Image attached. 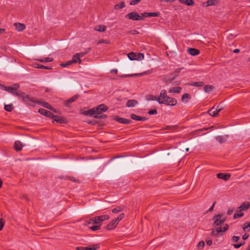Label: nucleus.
<instances>
[{"mask_svg":"<svg viewBox=\"0 0 250 250\" xmlns=\"http://www.w3.org/2000/svg\"><path fill=\"white\" fill-rule=\"evenodd\" d=\"M20 86V84L18 83H15L11 86H6L2 84H0V87L1 89L15 96L21 97L23 102H26L29 105L34 106L31 103H39L38 101H35L33 97H30L24 92L18 90Z\"/></svg>","mask_w":250,"mask_h":250,"instance_id":"f257e3e1","label":"nucleus"},{"mask_svg":"<svg viewBox=\"0 0 250 250\" xmlns=\"http://www.w3.org/2000/svg\"><path fill=\"white\" fill-rule=\"evenodd\" d=\"M158 102L160 104L174 106L177 104V100L175 98L168 96L165 90H162L158 97Z\"/></svg>","mask_w":250,"mask_h":250,"instance_id":"f03ea898","label":"nucleus"},{"mask_svg":"<svg viewBox=\"0 0 250 250\" xmlns=\"http://www.w3.org/2000/svg\"><path fill=\"white\" fill-rule=\"evenodd\" d=\"M110 218L108 215H102L95 217L91 218L89 220V224L92 223L97 225H100L101 227L102 223L105 220L109 219Z\"/></svg>","mask_w":250,"mask_h":250,"instance_id":"7ed1b4c3","label":"nucleus"},{"mask_svg":"<svg viewBox=\"0 0 250 250\" xmlns=\"http://www.w3.org/2000/svg\"><path fill=\"white\" fill-rule=\"evenodd\" d=\"M125 217V214L122 213L120 214L116 218L112 220L106 227L105 229L107 230L114 229L119 222L120 221Z\"/></svg>","mask_w":250,"mask_h":250,"instance_id":"20e7f679","label":"nucleus"},{"mask_svg":"<svg viewBox=\"0 0 250 250\" xmlns=\"http://www.w3.org/2000/svg\"><path fill=\"white\" fill-rule=\"evenodd\" d=\"M108 107L104 104H102L98 106L96 109L97 112V114L94 116L95 118H101L103 119L105 118L106 116L105 115H101V112H105L108 109Z\"/></svg>","mask_w":250,"mask_h":250,"instance_id":"39448f33","label":"nucleus"},{"mask_svg":"<svg viewBox=\"0 0 250 250\" xmlns=\"http://www.w3.org/2000/svg\"><path fill=\"white\" fill-rule=\"evenodd\" d=\"M226 220V217L223 216V215L221 214L215 215L212 218V220L213 221V226H220L221 224H223Z\"/></svg>","mask_w":250,"mask_h":250,"instance_id":"423d86ee","label":"nucleus"},{"mask_svg":"<svg viewBox=\"0 0 250 250\" xmlns=\"http://www.w3.org/2000/svg\"><path fill=\"white\" fill-rule=\"evenodd\" d=\"M229 228L228 224H225L224 227H220L215 229H213L211 233L212 236H217L219 233L227 231Z\"/></svg>","mask_w":250,"mask_h":250,"instance_id":"0eeeda50","label":"nucleus"},{"mask_svg":"<svg viewBox=\"0 0 250 250\" xmlns=\"http://www.w3.org/2000/svg\"><path fill=\"white\" fill-rule=\"evenodd\" d=\"M125 17L128 19H131L135 21H140L143 20L142 16L138 15L136 12H131L127 14Z\"/></svg>","mask_w":250,"mask_h":250,"instance_id":"6e6552de","label":"nucleus"},{"mask_svg":"<svg viewBox=\"0 0 250 250\" xmlns=\"http://www.w3.org/2000/svg\"><path fill=\"white\" fill-rule=\"evenodd\" d=\"M250 207V203L249 202H245L242 203L237 209L238 212H240L248 209Z\"/></svg>","mask_w":250,"mask_h":250,"instance_id":"1a4fd4ad","label":"nucleus"},{"mask_svg":"<svg viewBox=\"0 0 250 250\" xmlns=\"http://www.w3.org/2000/svg\"><path fill=\"white\" fill-rule=\"evenodd\" d=\"M41 114H42L43 115H44L46 117H50L51 118H53L54 116V114L51 112L49 111H48L46 109H44L43 108H40L39 109L38 111Z\"/></svg>","mask_w":250,"mask_h":250,"instance_id":"9d476101","label":"nucleus"},{"mask_svg":"<svg viewBox=\"0 0 250 250\" xmlns=\"http://www.w3.org/2000/svg\"><path fill=\"white\" fill-rule=\"evenodd\" d=\"M114 119L115 121H116L117 122H118L120 123H122V124H125V125L129 124L132 122L131 120H129V119H127L126 118H124L119 117H116L114 118Z\"/></svg>","mask_w":250,"mask_h":250,"instance_id":"9b49d317","label":"nucleus"},{"mask_svg":"<svg viewBox=\"0 0 250 250\" xmlns=\"http://www.w3.org/2000/svg\"><path fill=\"white\" fill-rule=\"evenodd\" d=\"M78 97V95H75L72 97L71 98H69V99L64 101L63 104L64 105H65L66 107H68L70 106V104L74 102Z\"/></svg>","mask_w":250,"mask_h":250,"instance_id":"f8f14e48","label":"nucleus"},{"mask_svg":"<svg viewBox=\"0 0 250 250\" xmlns=\"http://www.w3.org/2000/svg\"><path fill=\"white\" fill-rule=\"evenodd\" d=\"M217 177L219 179H223L225 181H227L230 178V175L229 174L219 173L217 174Z\"/></svg>","mask_w":250,"mask_h":250,"instance_id":"ddd939ff","label":"nucleus"},{"mask_svg":"<svg viewBox=\"0 0 250 250\" xmlns=\"http://www.w3.org/2000/svg\"><path fill=\"white\" fill-rule=\"evenodd\" d=\"M187 52L192 56H196L200 53L199 50L192 48H188L187 50Z\"/></svg>","mask_w":250,"mask_h":250,"instance_id":"4468645a","label":"nucleus"},{"mask_svg":"<svg viewBox=\"0 0 250 250\" xmlns=\"http://www.w3.org/2000/svg\"><path fill=\"white\" fill-rule=\"evenodd\" d=\"M52 119H53V121H56V122L60 124L65 123L66 122L65 118L59 116L54 115V116Z\"/></svg>","mask_w":250,"mask_h":250,"instance_id":"2eb2a0df","label":"nucleus"},{"mask_svg":"<svg viewBox=\"0 0 250 250\" xmlns=\"http://www.w3.org/2000/svg\"><path fill=\"white\" fill-rule=\"evenodd\" d=\"M24 145L20 141H16L14 143V148L17 151H20L23 147Z\"/></svg>","mask_w":250,"mask_h":250,"instance_id":"dca6fc26","label":"nucleus"},{"mask_svg":"<svg viewBox=\"0 0 250 250\" xmlns=\"http://www.w3.org/2000/svg\"><path fill=\"white\" fill-rule=\"evenodd\" d=\"M138 101L135 100H129L126 103V105L128 107H134L138 104Z\"/></svg>","mask_w":250,"mask_h":250,"instance_id":"f3484780","label":"nucleus"},{"mask_svg":"<svg viewBox=\"0 0 250 250\" xmlns=\"http://www.w3.org/2000/svg\"><path fill=\"white\" fill-rule=\"evenodd\" d=\"M208 113L209 115L212 117L217 116L218 114V112L217 111L216 109L215 108V106H213L212 108L209 109L208 110Z\"/></svg>","mask_w":250,"mask_h":250,"instance_id":"a211bd4d","label":"nucleus"},{"mask_svg":"<svg viewBox=\"0 0 250 250\" xmlns=\"http://www.w3.org/2000/svg\"><path fill=\"white\" fill-rule=\"evenodd\" d=\"M15 26L16 29L18 31H22L25 29V25L23 23H15Z\"/></svg>","mask_w":250,"mask_h":250,"instance_id":"6ab92c4d","label":"nucleus"},{"mask_svg":"<svg viewBox=\"0 0 250 250\" xmlns=\"http://www.w3.org/2000/svg\"><path fill=\"white\" fill-rule=\"evenodd\" d=\"M106 27L104 25H98L95 26L94 30L98 32H104L106 30Z\"/></svg>","mask_w":250,"mask_h":250,"instance_id":"aec40b11","label":"nucleus"},{"mask_svg":"<svg viewBox=\"0 0 250 250\" xmlns=\"http://www.w3.org/2000/svg\"><path fill=\"white\" fill-rule=\"evenodd\" d=\"M130 117L131 119L136 120V121H146V118L145 117H140L139 116H138L137 115L131 114L130 115Z\"/></svg>","mask_w":250,"mask_h":250,"instance_id":"412c9836","label":"nucleus"},{"mask_svg":"<svg viewBox=\"0 0 250 250\" xmlns=\"http://www.w3.org/2000/svg\"><path fill=\"white\" fill-rule=\"evenodd\" d=\"M190 98V96L188 93H185L182 96L181 101L183 103H187Z\"/></svg>","mask_w":250,"mask_h":250,"instance_id":"4be33fe9","label":"nucleus"},{"mask_svg":"<svg viewBox=\"0 0 250 250\" xmlns=\"http://www.w3.org/2000/svg\"><path fill=\"white\" fill-rule=\"evenodd\" d=\"M179 1L188 6H192L194 4V2L193 0H179Z\"/></svg>","mask_w":250,"mask_h":250,"instance_id":"5701e85b","label":"nucleus"},{"mask_svg":"<svg viewBox=\"0 0 250 250\" xmlns=\"http://www.w3.org/2000/svg\"><path fill=\"white\" fill-rule=\"evenodd\" d=\"M85 114L89 115L90 116L94 115V116L95 115L97 114V112L96 108H93L92 109H90L85 111Z\"/></svg>","mask_w":250,"mask_h":250,"instance_id":"b1692460","label":"nucleus"},{"mask_svg":"<svg viewBox=\"0 0 250 250\" xmlns=\"http://www.w3.org/2000/svg\"><path fill=\"white\" fill-rule=\"evenodd\" d=\"M33 98L34 99V100L35 101H38V100H35L34 98ZM38 102H39V103H37L38 104H41L43 107H45L46 108H48V109H52V107H51V105L48 103L45 102H40L39 101H38Z\"/></svg>","mask_w":250,"mask_h":250,"instance_id":"393cba45","label":"nucleus"},{"mask_svg":"<svg viewBox=\"0 0 250 250\" xmlns=\"http://www.w3.org/2000/svg\"><path fill=\"white\" fill-rule=\"evenodd\" d=\"M227 136L224 137L222 136H218L215 137V139L217 141L220 143H224L227 140Z\"/></svg>","mask_w":250,"mask_h":250,"instance_id":"a878e982","label":"nucleus"},{"mask_svg":"<svg viewBox=\"0 0 250 250\" xmlns=\"http://www.w3.org/2000/svg\"><path fill=\"white\" fill-rule=\"evenodd\" d=\"M100 248L99 244H95L93 245H89L86 247L87 250H97Z\"/></svg>","mask_w":250,"mask_h":250,"instance_id":"bb28decb","label":"nucleus"},{"mask_svg":"<svg viewBox=\"0 0 250 250\" xmlns=\"http://www.w3.org/2000/svg\"><path fill=\"white\" fill-rule=\"evenodd\" d=\"M182 90V88L181 87H173L172 88H171L169 90V93H180Z\"/></svg>","mask_w":250,"mask_h":250,"instance_id":"cd10ccee","label":"nucleus"},{"mask_svg":"<svg viewBox=\"0 0 250 250\" xmlns=\"http://www.w3.org/2000/svg\"><path fill=\"white\" fill-rule=\"evenodd\" d=\"M218 3V0H208L206 1V6L215 5Z\"/></svg>","mask_w":250,"mask_h":250,"instance_id":"c85d7f7f","label":"nucleus"},{"mask_svg":"<svg viewBox=\"0 0 250 250\" xmlns=\"http://www.w3.org/2000/svg\"><path fill=\"white\" fill-rule=\"evenodd\" d=\"M125 208L124 207H120L118 206L116 207L115 208L112 209V212L113 213H118L121 211H123Z\"/></svg>","mask_w":250,"mask_h":250,"instance_id":"c756f323","label":"nucleus"},{"mask_svg":"<svg viewBox=\"0 0 250 250\" xmlns=\"http://www.w3.org/2000/svg\"><path fill=\"white\" fill-rule=\"evenodd\" d=\"M125 7V3L124 1H121L120 3L114 5L115 9H122Z\"/></svg>","mask_w":250,"mask_h":250,"instance_id":"7c9ffc66","label":"nucleus"},{"mask_svg":"<svg viewBox=\"0 0 250 250\" xmlns=\"http://www.w3.org/2000/svg\"><path fill=\"white\" fill-rule=\"evenodd\" d=\"M146 99L147 101H156L158 102V97L152 95H147L146 96Z\"/></svg>","mask_w":250,"mask_h":250,"instance_id":"2f4dec72","label":"nucleus"},{"mask_svg":"<svg viewBox=\"0 0 250 250\" xmlns=\"http://www.w3.org/2000/svg\"><path fill=\"white\" fill-rule=\"evenodd\" d=\"M127 56L130 60H136L137 55L133 52L129 53Z\"/></svg>","mask_w":250,"mask_h":250,"instance_id":"473e14b6","label":"nucleus"},{"mask_svg":"<svg viewBox=\"0 0 250 250\" xmlns=\"http://www.w3.org/2000/svg\"><path fill=\"white\" fill-rule=\"evenodd\" d=\"M214 88V87L212 86V85H206L204 86V91L206 92H210V91H211Z\"/></svg>","mask_w":250,"mask_h":250,"instance_id":"72a5a7b5","label":"nucleus"},{"mask_svg":"<svg viewBox=\"0 0 250 250\" xmlns=\"http://www.w3.org/2000/svg\"><path fill=\"white\" fill-rule=\"evenodd\" d=\"M204 84V83L203 82H193L190 84V85L196 87H201L203 86Z\"/></svg>","mask_w":250,"mask_h":250,"instance_id":"f704fd0d","label":"nucleus"},{"mask_svg":"<svg viewBox=\"0 0 250 250\" xmlns=\"http://www.w3.org/2000/svg\"><path fill=\"white\" fill-rule=\"evenodd\" d=\"M72 61L73 62V63H81V60L79 58V56L77 55V54L73 57Z\"/></svg>","mask_w":250,"mask_h":250,"instance_id":"c9c22d12","label":"nucleus"},{"mask_svg":"<svg viewBox=\"0 0 250 250\" xmlns=\"http://www.w3.org/2000/svg\"><path fill=\"white\" fill-rule=\"evenodd\" d=\"M41 62H51L53 61V59L52 58H43L42 59L38 60Z\"/></svg>","mask_w":250,"mask_h":250,"instance_id":"e433bc0d","label":"nucleus"},{"mask_svg":"<svg viewBox=\"0 0 250 250\" xmlns=\"http://www.w3.org/2000/svg\"><path fill=\"white\" fill-rule=\"evenodd\" d=\"M4 109L6 111H8V112H10V111H12V110L13 109V106L12 104H7V105H5Z\"/></svg>","mask_w":250,"mask_h":250,"instance_id":"4c0bfd02","label":"nucleus"},{"mask_svg":"<svg viewBox=\"0 0 250 250\" xmlns=\"http://www.w3.org/2000/svg\"><path fill=\"white\" fill-rule=\"evenodd\" d=\"M146 72H143L141 73H138V74H129V75H125L124 76H122V77H133V76H142L144 74H146Z\"/></svg>","mask_w":250,"mask_h":250,"instance_id":"58836bf2","label":"nucleus"},{"mask_svg":"<svg viewBox=\"0 0 250 250\" xmlns=\"http://www.w3.org/2000/svg\"><path fill=\"white\" fill-rule=\"evenodd\" d=\"M36 68H41V69H48V70H51L52 69L51 66H46L42 64H38L37 66H36Z\"/></svg>","mask_w":250,"mask_h":250,"instance_id":"ea45409f","label":"nucleus"},{"mask_svg":"<svg viewBox=\"0 0 250 250\" xmlns=\"http://www.w3.org/2000/svg\"><path fill=\"white\" fill-rule=\"evenodd\" d=\"M174 79V78H168V77H165L163 78V81L166 83H170Z\"/></svg>","mask_w":250,"mask_h":250,"instance_id":"a19ab883","label":"nucleus"},{"mask_svg":"<svg viewBox=\"0 0 250 250\" xmlns=\"http://www.w3.org/2000/svg\"><path fill=\"white\" fill-rule=\"evenodd\" d=\"M205 246V242L203 241H200L197 245V248L199 250L202 249Z\"/></svg>","mask_w":250,"mask_h":250,"instance_id":"79ce46f5","label":"nucleus"},{"mask_svg":"<svg viewBox=\"0 0 250 250\" xmlns=\"http://www.w3.org/2000/svg\"><path fill=\"white\" fill-rule=\"evenodd\" d=\"M100 228V225L96 224V225L90 227L89 229L92 231H96L99 229Z\"/></svg>","mask_w":250,"mask_h":250,"instance_id":"37998d69","label":"nucleus"},{"mask_svg":"<svg viewBox=\"0 0 250 250\" xmlns=\"http://www.w3.org/2000/svg\"><path fill=\"white\" fill-rule=\"evenodd\" d=\"M160 15L159 12L148 13V17H159Z\"/></svg>","mask_w":250,"mask_h":250,"instance_id":"c03bdc74","label":"nucleus"},{"mask_svg":"<svg viewBox=\"0 0 250 250\" xmlns=\"http://www.w3.org/2000/svg\"><path fill=\"white\" fill-rule=\"evenodd\" d=\"M136 57V60L139 61V60H142L144 59V55L143 53H138Z\"/></svg>","mask_w":250,"mask_h":250,"instance_id":"a18cd8bd","label":"nucleus"},{"mask_svg":"<svg viewBox=\"0 0 250 250\" xmlns=\"http://www.w3.org/2000/svg\"><path fill=\"white\" fill-rule=\"evenodd\" d=\"M244 215V213L242 212H238V213H234L233 215L234 219H237L242 217Z\"/></svg>","mask_w":250,"mask_h":250,"instance_id":"49530a36","label":"nucleus"},{"mask_svg":"<svg viewBox=\"0 0 250 250\" xmlns=\"http://www.w3.org/2000/svg\"><path fill=\"white\" fill-rule=\"evenodd\" d=\"M247 229H250V222H246L245 224L243 225V229L244 230L246 231Z\"/></svg>","mask_w":250,"mask_h":250,"instance_id":"de8ad7c7","label":"nucleus"},{"mask_svg":"<svg viewBox=\"0 0 250 250\" xmlns=\"http://www.w3.org/2000/svg\"><path fill=\"white\" fill-rule=\"evenodd\" d=\"M208 128H201V129H198V130H195L194 132H193V134L194 135H198V134H199L200 132H201L202 131H204V130H207Z\"/></svg>","mask_w":250,"mask_h":250,"instance_id":"09e8293b","label":"nucleus"},{"mask_svg":"<svg viewBox=\"0 0 250 250\" xmlns=\"http://www.w3.org/2000/svg\"><path fill=\"white\" fill-rule=\"evenodd\" d=\"M101 43L109 44V43H110V42L109 41L106 40H99L97 42V44H99V43Z\"/></svg>","mask_w":250,"mask_h":250,"instance_id":"8fccbe9b","label":"nucleus"},{"mask_svg":"<svg viewBox=\"0 0 250 250\" xmlns=\"http://www.w3.org/2000/svg\"><path fill=\"white\" fill-rule=\"evenodd\" d=\"M140 1H141V0H131L129 4L131 5H135V4H137L138 3H139Z\"/></svg>","mask_w":250,"mask_h":250,"instance_id":"3c124183","label":"nucleus"},{"mask_svg":"<svg viewBox=\"0 0 250 250\" xmlns=\"http://www.w3.org/2000/svg\"><path fill=\"white\" fill-rule=\"evenodd\" d=\"M4 225V221L2 219H0V231L2 230Z\"/></svg>","mask_w":250,"mask_h":250,"instance_id":"603ef678","label":"nucleus"},{"mask_svg":"<svg viewBox=\"0 0 250 250\" xmlns=\"http://www.w3.org/2000/svg\"><path fill=\"white\" fill-rule=\"evenodd\" d=\"M149 115H156L157 113L156 109L151 110L148 112Z\"/></svg>","mask_w":250,"mask_h":250,"instance_id":"864d4df0","label":"nucleus"},{"mask_svg":"<svg viewBox=\"0 0 250 250\" xmlns=\"http://www.w3.org/2000/svg\"><path fill=\"white\" fill-rule=\"evenodd\" d=\"M240 238L239 236H233L232 237V241L234 242H237L239 241Z\"/></svg>","mask_w":250,"mask_h":250,"instance_id":"5fc2aeb1","label":"nucleus"},{"mask_svg":"<svg viewBox=\"0 0 250 250\" xmlns=\"http://www.w3.org/2000/svg\"><path fill=\"white\" fill-rule=\"evenodd\" d=\"M87 53V52H81V53H77V55L79 56V58L80 59V58L83 57L85 54H86Z\"/></svg>","mask_w":250,"mask_h":250,"instance_id":"6e6d98bb","label":"nucleus"},{"mask_svg":"<svg viewBox=\"0 0 250 250\" xmlns=\"http://www.w3.org/2000/svg\"><path fill=\"white\" fill-rule=\"evenodd\" d=\"M215 109H216L217 111L219 113L223 109V107L221 106L220 104H219Z\"/></svg>","mask_w":250,"mask_h":250,"instance_id":"4d7b16f0","label":"nucleus"},{"mask_svg":"<svg viewBox=\"0 0 250 250\" xmlns=\"http://www.w3.org/2000/svg\"><path fill=\"white\" fill-rule=\"evenodd\" d=\"M242 246H243V244H233V246L235 248H236V249H238L240 247H241Z\"/></svg>","mask_w":250,"mask_h":250,"instance_id":"13d9d810","label":"nucleus"},{"mask_svg":"<svg viewBox=\"0 0 250 250\" xmlns=\"http://www.w3.org/2000/svg\"><path fill=\"white\" fill-rule=\"evenodd\" d=\"M212 242L210 239L206 240V244L208 246H211L212 245Z\"/></svg>","mask_w":250,"mask_h":250,"instance_id":"bf43d9fd","label":"nucleus"},{"mask_svg":"<svg viewBox=\"0 0 250 250\" xmlns=\"http://www.w3.org/2000/svg\"><path fill=\"white\" fill-rule=\"evenodd\" d=\"M142 17H148V12H144L141 14V16Z\"/></svg>","mask_w":250,"mask_h":250,"instance_id":"052dcab7","label":"nucleus"},{"mask_svg":"<svg viewBox=\"0 0 250 250\" xmlns=\"http://www.w3.org/2000/svg\"><path fill=\"white\" fill-rule=\"evenodd\" d=\"M216 202V201H214L213 203V204L211 206V207L209 208L208 209V211H211L213 209V208H214V205H215Z\"/></svg>","mask_w":250,"mask_h":250,"instance_id":"680f3d73","label":"nucleus"},{"mask_svg":"<svg viewBox=\"0 0 250 250\" xmlns=\"http://www.w3.org/2000/svg\"><path fill=\"white\" fill-rule=\"evenodd\" d=\"M248 237H249V234L247 233H245L242 236V239L245 240L247 239L248 238Z\"/></svg>","mask_w":250,"mask_h":250,"instance_id":"e2e57ef3","label":"nucleus"},{"mask_svg":"<svg viewBox=\"0 0 250 250\" xmlns=\"http://www.w3.org/2000/svg\"><path fill=\"white\" fill-rule=\"evenodd\" d=\"M233 211V209H229L227 211V214L228 215H231Z\"/></svg>","mask_w":250,"mask_h":250,"instance_id":"0e129e2a","label":"nucleus"},{"mask_svg":"<svg viewBox=\"0 0 250 250\" xmlns=\"http://www.w3.org/2000/svg\"><path fill=\"white\" fill-rule=\"evenodd\" d=\"M77 250H87L86 247H77Z\"/></svg>","mask_w":250,"mask_h":250,"instance_id":"69168bd1","label":"nucleus"},{"mask_svg":"<svg viewBox=\"0 0 250 250\" xmlns=\"http://www.w3.org/2000/svg\"><path fill=\"white\" fill-rule=\"evenodd\" d=\"M176 128V126H167L166 128L167 129H174V128Z\"/></svg>","mask_w":250,"mask_h":250,"instance_id":"338daca9","label":"nucleus"},{"mask_svg":"<svg viewBox=\"0 0 250 250\" xmlns=\"http://www.w3.org/2000/svg\"><path fill=\"white\" fill-rule=\"evenodd\" d=\"M130 33L132 34H138V32L137 30H133L130 31Z\"/></svg>","mask_w":250,"mask_h":250,"instance_id":"774afa93","label":"nucleus"}]
</instances>
